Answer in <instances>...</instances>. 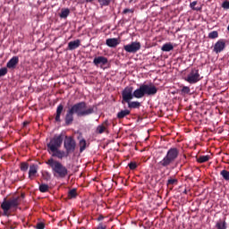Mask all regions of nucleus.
I'll list each match as a JSON object with an SVG mask.
<instances>
[{"label":"nucleus","instance_id":"nucleus-1","mask_svg":"<svg viewBox=\"0 0 229 229\" xmlns=\"http://www.w3.org/2000/svg\"><path fill=\"white\" fill-rule=\"evenodd\" d=\"M95 114V106H90L87 108V103L85 101H81L75 103L66 111V115H64V125L70 126L74 122V114L77 117L89 116Z\"/></svg>","mask_w":229,"mask_h":229},{"label":"nucleus","instance_id":"nucleus-2","mask_svg":"<svg viewBox=\"0 0 229 229\" xmlns=\"http://www.w3.org/2000/svg\"><path fill=\"white\" fill-rule=\"evenodd\" d=\"M125 89H131V96L137 99H140L144 97H152L157 94L158 89L154 84H140V88L132 91L131 87Z\"/></svg>","mask_w":229,"mask_h":229},{"label":"nucleus","instance_id":"nucleus-3","mask_svg":"<svg viewBox=\"0 0 229 229\" xmlns=\"http://www.w3.org/2000/svg\"><path fill=\"white\" fill-rule=\"evenodd\" d=\"M46 165L49 166L52 170V174H54V176L56 178H66L69 171L67 170L66 166L62 165L61 162L54 159L53 157H50L48 160L46 161Z\"/></svg>","mask_w":229,"mask_h":229},{"label":"nucleus","instance_id":"nucleus-4","mask_svg":"<svg viewBox=\"0 0 229 229\" xmlns=\"http://www.w3.org/2000/svg\"><path fill=\"white\" fill-rule=\"evenodd\" d=\"M179 157V149L171 148L165 155L164 158L157 163V165L161 168H168Z\"/></svg>","mask_w":229,"mask_h":229},{"label":"nucleus","instance_id":"nucleus-5","mask_svg":"<svg viewBox=\"0 0 229 229\" xmlns=\"http://www.w3.org/2000/svg\"><path fill=\"white\" fill-rule=\"evenodd\" d=\"M135 97L131 96V88H124L122 91V105L127 104L130 109H139L140 103L138 101H131Z\"/></svg>","mask_w":229,"mask_h":229},{"label":"nucleus","instance_id":"nucleus-6","mask_svg":"<svg viewBox=\"0 0 229 229\" xmlns=\"http://www.w3.org/2000/svg\"><path fill=\"white\" fill-rule=\"evenodd\" d=\"M21 201L20 197L13 198L9 200L4 199L1 204V208L4 210V216H9V210L12 208H17Z\"/></svg>","mask_w":229,"mask_h":229},{"label":"nucleus","instance_id":"nucleus-7","mask_svg":"<svg viewBox=\"0 0 229 229\" xmlns=\"http://www.w3.org/2000/svg\"><path fill=\"white\" fill-rule=\"evenodd\" d=\"M64 142L63 134H59V136L55 135L51 139V140H49L48 144H47V148L49 151H55V149H59Z\"/></svg>","mask_w":229,"mask_h":229},{"label":"nucleus","instance_id":"nucleus-8","mask_svg":"<svg viewBox=\"0 0 229 229\" xmlns=\"http://www.w3.org/2000/svg\"><path fill=\"white\" fill-rule=\"evenodd\" d=\"M64 148L66 150L67 155L74 153L77 148L76 140L72 136H66L64 140Z\"/></svg>","mask_w":229,"mask_h":229},{"label":"nucleus","instance_id":"nucleus-9","mask_svg":"<svg viewBox=\"0 0 229 229\" xmlns=\"http://www.w3.org/2000/svg\"><path fill=\"white\" fill-rule=\"evenodd\" d=\"M200 81L199 70L197 68L191 69L190 73H188L187 78H185V81L190 84H195Z\"/></svg>","mask_w":229,"mask_h":229},{"label":"nucleus","instance_id":"nucleus-10","mask_svg":"<svg viewBox=\"0 0 229 229\" xmlns=\"http://www.w3.org/2000/svg\"><path fill=\"white\" fill-rule=\"evenodd\" d=\"M123 48L124 49V51L126 53L135 54L138 51H140V42H132L131 44L124 45L123 47Z\"/></svg>","mask_w":229,"mask_h":229},{"label":"nucleus","instance_id":"nucleus-11","mask_svg":"<svg viewBox=\"0 0 229 229\" xmlns=\"http://www.w3.org/2000/svg\"><path fill=\"white\" fill-rule=\"evenodd\" d=\"M225 39H219L216 44H214L213 51L216 54L222 53L225 49Z\"/></svg>","mask_w":229,"mask_h":229},{"label":"nucleus","instance_id":"nucleus-12","mask_svg":"<svg viewBox=\"0 0 229 229\" xmlns=\"http://www.w3.org/2000/svg\"><path fill=\"white\" fill-rule=\"evenodd\" d=\"M108 64V58L106 56H98L95 59H93V64H95L96 67H103L104 65H106Z\"/></svg>","mask_w":229,"mask_h":229},{"label":"nucleus","instance_id":"nucleus-13","mask_svg":"<svg viewBox=\"0 0 229 229\" xmlns=\"http://www.w3.org/2000/svg\"><path fill=\"white\" fill-rule=\"evenodd\" d=\"M48 153L49 154L52 153L53 157H56L57 159H60V160L67 157V152L62 151L58 148H55V150L48 149Z\"/></svg>","mask_w":229,"mask_h":229},{"label":"nucleus","instance_id":"nucleus-14","mask_svg":"<svg viewBox=\"0 0 229 229\" xmlns=\"http://www.w3.org/2000/svg\"><path fill=\"white\" fill-rule=\"evenodd\" d=\"M38 165H30V171L28 172V178L30 180H33L36 176H38Z\"/></svg>","mask_w":229,"mask_h":229},{"label":"nucleus","instance_id":"nucleus-15","mask_svg":"<svg viewBox=\"0 0 229 229\" xmlns=\"http://www.w3.org/2000/svg\"><path fill=\"white\" fill-rule=\"evenodd\" d=\"M19 64V56H13L6 64V68L10 70L16 69V66Z\"/></svg>","mask_w":229,"mask_h":229},{"label":"nucleus","instance_id":"nucleus-16","mask_svg":"<svg viewBox=\"0 0 229 229\" xmlns=\"http://www.w3.org/2000/svg\"><path fill=\"white\" fill-rule=\"evenodd\" d=\"M81 46V40L80 39H75L74 41H70L69 44L67 45V50L69 51H74L78 47Z\"/></svg>","mask_w":229,"mask_h":229},{"label":"nucleus","instance_id":"nucleus-17","mask_svg":"<svg viewBox=\"0 0 229 229\" xmlns=\"http://www.w3.org/2000/svg\"><path fill=\"white\" fill-rule=\"evenodd\" d=\"M109 126L110 123H108V120L104 121L101 125H98V128H96V133L103 134Z\"/></svg>","mask_w":229,"mask_h":229},{"label":"nucleus","instance_id":"nucleus-18","mask_svg":"<svg viewBox=\"0 0 229 229\" xmlns=\"http://www.w3.org/2000/svg\"><path fill=\"white\" fill-rule=\"evenodd\" d=\"M62 112H64V105L57 106L56 113H55V122L57 123H61L62 122L61 120Z\"/></svg>","mask_w":229,"mask_h":229},{"label":"nucleus","instance_id":"nucleus-19","mask_svg":"<svg viewBox=\"0 0 229 229\" xmlns=\"http://www.w3.org/2000/svg\"><path fill=\"white\" fill-rule=\"evenodd\" d=\"M106 45L108 46V47H116L119 45V40L118 38H108L106 40Z\"/></svg>","mask_w":229,"mask_h":229},{"label":"nucleus","instance_id":"nucleus-20","mask_svg":"<svg viewBox=\"0 0 229 229\" xmlns=\"http://www.w3.org/2000/svg\"><path fill=\"white\" fill-rule=\"evenodd\" d=\"M179 182V181H177V179H168V181L166 182V187H168L169 191L174 190V187L177 185V183Z\"/></svg>","mask_w":229,"mask_h":229},{"label":"nucleus","instance_id":"nucleus-21","mask_svg":"<svg viewBox=\"0 0 229 229\" xmlns=\"http://www.w3.org/2000/svg\"><path fill=\"white\" fill-rule=\"evenodd\" d=\"M78 146L80 147V153L84 152L85 149H87V140H85V139H81Z\"/></svg>","mask_w":229,"mask_h":229},{"label":"nucleus","instance_id":"nucleus-22","mask_svg":"<svg viewBox=\"0 0 229 229\" xmlns=\"http://www.w3.org/2000/svg\"><path fill=\"white\" fill-rule=\"evenodd\" d=\"M129 114H130L129 109H125V110H122L119 113H117L116 117H117V119L122 120Z\"/></svg>","mask_w":229,"mask_h":229},{"label":"nucleus","instance_id":"nucleus-23","mask_svg":"<svg viewBox=\"0 0 229 229\" xmlns=\"http://www.w3.org/2000/svg\"><path fill=\"white\" fill-rule=\"evenodd\" d=\"M77 196H78L77 189H72V190L69 191V192H67V198L69 199H76Z\"/></svg>","mask_w":229,"mask_h":229},{"label":"nucleus","instance_id":"nucleus-24","mask_svg":"<svg viewBox=\"0 0 229 229\" xmlns=\"http://www.w3.org/2000/svg\"><path fill=\"white\" fill-rule=\"evenodd\" d=\"M161 50H163V52H171L172 50H174V46L171 43H166L163 45V47H161Z\"/></svg>","mask_w":229,"mask_h":229},{"label":"nucleus","instance_id":"nucleus-25","mask_svg":"<svg viewBox=\"0 0 229 229\" xmlns=\"http://www.w3.org/2000/svg\"><path fill=\"white\" fill-rule=\"evenodd\" d=\"M114 2V0H98V3L101 7L110 6L111 3Z\"/></svg>","mask_w":229,"mask_h":229},{"label":"nucleus","instance_id":"nucleus-26","mask_svg":"<svg viewBox=\"0 0 229 229\" xmlns=\"http://www.w3.org/2000/svg\"><path fill=\"white\" fill-rule=\"evenodd\" d=\"M208 160H210V156L207 155V156H199V157H197V162L199 164H203L208 162Z\"/></svg>","mask_w":229,"mask_h":229},{"label":"nucleus","instance_id":"nucleus-27","mask_svg":"<svg viewBox=\"0 0 229 229\" xmlns=\"http://www.w3.org/2000/svg\"><path fill=\"white\" fill-rule=\"evenodd\" d=\"M70 14V10L68 8L62 9L61 13L59 14V17L61 19H66Z\"/></svg>","mask_w":229,"mask_h":229},{"label":"nucleus","instance_id":"nucleus-28","mask_svg":"<svg viewBox=\"0 0 229 229\" xmlns=\"http://www.w3.org/2000/svg\"><path fill=\"white\" fill-rule=\"evenodd\" d=\"M38 191H40L41 193H46V192H48L49 191V186L46 183H41L39 186H38Z\"/></svg>","mask_w":229,"mask_h":229},{"label":"nucleus","instance_id":"nucleus-29","mask_svg":"<svg viewBox=\"0 0 229 229\" xmlns=\"http://www.w3.org/2000/svg\"><path fill=\"white\" fill-rule=\"evenodd\" d=\"M220 175L222 178H224L225 181L229 182V171L228 170H222L220 173Z\"/></svg>","mask_w":229,"mask_h":229},{"label":"nucleus","instance_id":"nucleus-30","mask_svg":"<svg viewBox=\"0 0 229 229\" xmlns=\"http://www.w3.org/2000/svg\"><path fill=\"white\" fill-rule=\"evenodd\" d=\"M30 167V165L27 162H22L20 165V170H21V172H27Z\"/></svg>","mask_w":229,"mask_h":229},{"label":"nucleus","instance_id":"nucleus-31","mask_svg":"<svg viewBox=\"0 0 229 229\" xmlns=\"http://www.w3.org/2000/svg\"><path fill=\"white\" fill-rule=\"evenodd\" d=\"M216 229H226V222L221 220L216 222Z\"/></svg>","mask_w":229,"mask_h":229},{"label":"nucleus","instance_id":"nucleus-32","mask_svg":"<svg viewBox=\"0 0 229 229\" xmlns=\"http://www.w3.org/2000/svg\"><path fill=\"white\" fill-rule=\"evenodd\" d=\"M198 4V2L197 1H193L192 3L190 4V7L191 9H192L193 11H196V12H199L201 10V8L199 7H195L197 6Z\"/></svg>","mask_w":229,"mask_h":229},{"label":"nucleus","instance_id":"nucleus-33","mask_svg":"<svg viewBox=\"0 0 229 229\" xmlns=\"http://www.w3.org/2000/svg\"><path fill=\"white\" fill-rule=\"evenodd\" d=\"M218 38V32L216 30L208 33V38L214 39Z\"/></svg>","mask_w":229,"mask_h":229},{"label":"nucleus","instance_id":"nucleus-34","mask_svg":"<svg viewBox=\"0 0 229 229\" xmlns=\"http://www.w3.org/2000/svg\"><path fill=\"white\" fill-rule=\"evenodd\" d=\"M8 73V69L7 68H1L0 69V77H4Z\"/></svg>","mask_w":229,"mask_h":229},{"label":"nucleus","instance_id":"nucleus-35","mask_svg":"<svg viewBox=\"0 0 229 229\" xmlns=\"http://www.w3.org/2000/svg\"><path fill=\"white\" fill-rule=\"evenodd\" d=\"M191 91L190 88L187 86H182V94H189Z\"/></svg>","mask_w":229,"mask_h":229},{"label":"nucleus","instance_id":"nucleus-36","mask_svg":"<svg viewBox=\"0 0 229 229\" xmlns=\"http://www.w3.org/2000/svg\"><path fill=\"white\" fill-rule=\"evenodd\" d=\"M128 13H131V14L134 13V10L133 9H127V8L123 10V14L126 15Z\"/></svg>","mask_w":229,"mask_h":229},{"label":"nucleus","instance_id":"nucleus-37","mask_svg":"<svg viewBox=\"0 0 229 229\" xmlns=\"http://www.w3.org/2000/svg\"><path fill=\"white\" fill-rule=\"evenodd\" d=\"M137 167H138V165H137V163H135V162H131L129 164L130 170H135V169H137Z\"/></svg>","mask_w":229,"mask_h":229},{"label":"nucleus","instance_id":"nucleus-38","mask_svg":"<svg viewBox=\"0 0 229 229\" xmlns=\"http://www.w3.org/2000/svg\"><path fill=\"white\" fill-rule=\"evenodd\" d=\"M222 8H224V10H229V1H224V3H222Z\"/></svg>","mask_w":229,"mask_h":229},{"label":"nucleus","instance_id":"nucleus-39","mask_svg":"<svg viewBox=\"0 0 229 229\" xmlns=\"http://www.w3.org/2000/svg\"><path fill=\"white\" fill-rule=\"evenodd\" d=\"M96 229H106V224L100 223L98 224V227H96Z\"/></svg>","mask_w":229,"mask_h":229},{"label":"nucleus","instance_id":"nucleus-40","mask_svg":"<svg viewBox=\"0 0 229 229\" xmlns=\"http://www.w3.org/2000/svg\"><path fill=\"white\" fill-rule=\"evenodd\" d=\"M36 229H45V224H43V223L37 224Z\"/></svg>","mask_w":229,"mask_h":229},{"label":"nucleus","instance_id":"nucleus-41","mask_svg":"<svg viewBox=\"0 0 229 229\" xmlns=\"http://www.w3.org/2000/svg\"><path fill=\"white\" fill-rule=\"evenodd\" d=\"M7 228H10V229H16V226L13 225L11 224V222H7Z\"/></svg>","mask_w":229,"mask_h":229},{"label":"nucleus","instance_id":"nucleus-42","mask_svg":"<svg viewBox=\"0 0 229 229\" xmlns=\"http://www.w3.org/2000/svg\"><path fill=\"white\" fill-rule=\"evenodd\" d=\"M103 219H104L103 215H100V216H98L97 220H98V222H101V221H103Z\"/></svg>","mask_w":229,"mask_h":229},{"label":"nucleus","instance_id":"nucleus-43","mask_svg":"<svg viewBox=\"0 0 229 229\" xmlns=\"http://www.w3.org/2000/svg\"><path fill=\"white\" fill-rule=\"evenodd\" d=\"M29 124H30V122H28V121H25L22 123L23 127H27V125H29Z\"/></svg>","mask_w":229,"mask_h":229},{"label":"nucleus","instance_id":"nucleus-44","mask_svg":"<svg viewBox=\"0 0 229 229\" xmlns=\"http://www.w3.org/2000/svg\"><path fill=\"white\" fill-rule=\"evenodd\" d=\"M46 175H47L46 180H47V181L49 180V179H50V174L46 173Z\"/></svg>","mask_w":229,"mask_h":229},{"label":"nucleus","instance_id":"nucleus-45","mask_svg":"<svg viewBox=\"0 0 229 229\" xmlns=\"http://www.w3.org/2000/svg\"><path fill=\"white\" fill-rule=\"evenodd\" d=\"M96 0H85L86 3H93Z\"/></svg>","mask_w":229,"mask_h":229},{"label":"nucleus","instance_id":"nucleus-46","mask_svg":"<svg viewBox=\"0 0 229 229\" xmlns=\"http://www.w3.org/2000/svg\"><path fill=\"white\" fill-rule=\"evenodd\" d=\"M24 198H25V194L21 193V199H24Z\"/></svg>","mask_w":229,"mask_h":229},{"label":"nucleus","instance_id":"nucleus-47","mask_svg":"<svg viewBox=\"0 0 229 229\" xmlns=\"http://www.w3.org/2000/svg\"><path fill=\"white\" fill-rule=\"evenodd\" d=\"M182 193L187 194V190H185Z\"/></svg>","mask_w":229,"mask_h":229},{"label":"nucleus","instance_id":"nucleus-48","mask_svg":"<svg viewBox=\"0 0 229 229\" xmlns=\"http://www.w3.org/2000/svg\"><path fill=\"white\" fill-rule=\"evenodd\" d=\"M227 31L229 32V25H227Z\"/></svg>","mask_w":229,"mask_h":229}]
</instances>
